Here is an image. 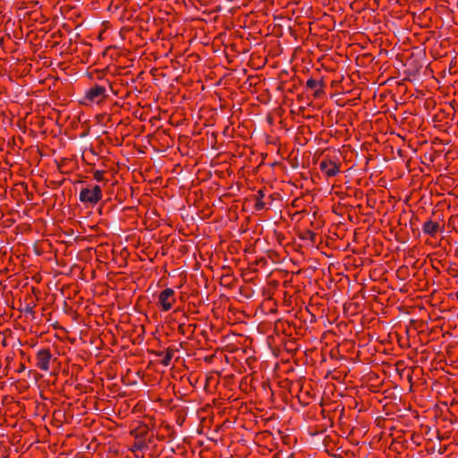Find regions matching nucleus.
Instances as JSON below:
<instances>
[{
	"label": "nucleus",
	"mask_w": 458,
	"mask_h": 458,
	"mask_svg": "<svg viewBox=\"0 0 458 458\" xmlns=\"http://www.w3.org/2000/svg\"><path fill=\"white\" fill-rule=\"evenodd\" d=\"M103 197L102 189L99 185L93 187H83L81 189L79 199L85 205L95 206Z\"/></svg>",
	"instance_id": "obj_1"
},
{
	"label": "nucleus",
	"mask_w": 458,
	"mask_h": 458,
	"mask_svg": "<svg viewBox=\"0 0 458 458\" xmlns=\"http://www.w3.org/2000/svg\"><path fill=\"white\" fill-rule=\"evenodd\" d=\"M175 301V292L172 288H165L157 296V304L163 311L170 310Z\"/></svg>",
	"instance_id": "obj_2"
},
{
	"label": "nucleus",
	"mask_w": 458,
	"mask_h": 458,
	"mask_svg": "<svg viewBox=\"0 0 458 458\" xmlns=\"http://www.w3.org/2000/svg\"><path fill=\"white\" fill-rule=\"evenodd\" d=\"M340 165L338 161L326 157L320 162L319 168L326 177H334L341 172Z\"/></svg>",
	"instance_id": "obj_3"
},
{
	"label": "nucleus",
	"mask_w": 458,
	"mask_h": 458,
	"mask_svg": "<svg viewBox=\"0 0 458 458\" xmlns=\"http://www.w3.org/2000/svg\"><path fill=\"white\" fill-rule=\"evenodd\" d=\"M106 98V89L104 86L96 84L85 92V99L90 103L99 104Z\"/></svg>",
	"instance_id": "obj_4"
},
{
	"label": "nucleus",
	"mask_w": 458,
	"mask_h": 458,
	"mask_svg": "<svg viewBox=\"0 0 458 458\" xmlns=\"http://www.w3.org/2000/svg\"><path fill=\"white\" fill-rule=\"evenodd\" d=\"M52 354L48 349H40L36 354V366L43 371L47 372L50 369V361Z\"/></svg>",
	"instance_id": "obj_5"
},
{
	"label": "nucleus",
	"mask_w": 458,
	"mask_h": 458,
	"mask_svg": "<svg viewBox=\"0 0 458 458\" xmlns=\"http://www.w3.org/2000/svg\"><path fill=\"white\" fill-rule=\"evenodd\" d=\"M440 225L437 222L428 220L422 225V231L425 234L434 237L439 231Z\"/></svg>",
	"instance_id": "obj_6"
},
{
	"label": "nucleus",
	"mask_w": 458,
	"mask_h": 458,
	"mask_svg": "<svg viewBox=\"0 0 458 458\" xmlns=\"http://www.w3.org/2000/svg\"><path fill=\"white\" fill-rule=\"evenodd\" d=\"M307 88L310 89H315L316 92H315V96H318V91L322 89L323 87V84L321 81H318L317 80H314L312 78L309 79L307 81Z\"/></svg>",
	"instance_id": "obj_7"
},
{
	"label": "nucleus",
	"mask_w": 458,
	"mask_h": 458,
	"mask_svg": "<svg viewBox=\"0 0 458 458\" xmlns=\"http://www.w3.org/2000/svg\"><path fill=\"white\" fill-rule=\"evenodd\" d=\"M265 197L264 191L262 190L258 191L256 194V203H255V208L256 210H262L265 208V202L263 201V199Z\"/></svg>",
	"instance_id": "obj_8"
},
{
	"label": "nucleus",
	"mask_w": 458,
	"mask_h": 458,
	"mask_svg": "<svg viewBox=\"0 0 458 458\" xmlns=\"http://www.w3.org/2000/svg\"><path fill=\"white\" fill-rule=\"evenodd\" d=\"M173 357H174V351L173 350H166V352L164 354V357H163V359L161 360V364L164 365V366H169Z\"/></svg>",
	"instance_id": "obj_9"
},
{
	"label": "nucleus",
	"mask_w": 458,
	"mask_h": 458,
	"mask_svg": "<svg viewBox=\"0 0 458 458\" xmlns=\"http://www.w3.org/2000/svg\"><path fill=\"white\" fill-rule=\"evenodd\" d=\"M104 174L105 172L102 171V170H95L93 172V178L94 180H96L97 182H102L104 181Z\"/></svg>",
	"instance_id": "obj_10"
},
{
	"label": "nucleus",
	"mask_w": 458,
	"mask_h": 458,
	"mask_svg": "<svg viewBox=\"0 0 458 458\" xmlns=\"http://www.w3.org/2000/svg\"><path fill=\"white\" fill-rule=\"evenodd\" d=\"M25 311L28 313H33V308L30 306H27Z\"/></svg>",
	"instance_id": "obj_11"
},
{
	"label": "nucleus",
	"mask_w": 458,
	"mask_h": 458,
	"mask_svg": "<svg viewBox=\"0 0 458 458\" xmlns=\"http://www.w3.org/2000/svg\"><path fill=\"white\" fill-rule=\"evenodd\" d=\"M24 369H25L24 365H21V366L20 367L19 371L21 372V371L24 370Z\"/></svg>",
	"instance_id": "obj_12"
}]
</instances>
